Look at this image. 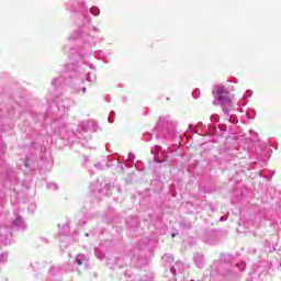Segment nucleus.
<instances>
[{
	"label": "nucleus",
	"mask_w": 281,
	"mask_h": 281,
	"mask_svg": "<svg viewBox=\"0 0 281 281\" xmlns=\"http://www.w3.org/2000/svg\"><path fill=\"white\" fill-rule=\"evenodd\" d=\"M12 112H3L0 110V133L12 131ZM5 144L0 137V179L4 180L3 186L7 189L5 195L10 196L11 205L19 203V192L16 189L21 183L12 173L10 165L5 164Z\"/></svg>",
	"instance_id": "1"
},
{
	"label": "nucleus",
	"mask_w": 281,
	"mask_h": 281,
	"mask_svg": "<svg viewBox=\"0 0 281 281\" xmlns=\"http://www.w3.org/2000/svg\"><path fill=\"white\" fill-rule=\"evenodd\" d=\"M67 10L80 14L79 20H77L79 31L75 38H81L87 47H93L95 45V37L91 35V32L100 33V29L91 23L92 20L88 13L89 9H87L85 0H69Z\"/></svg>",
	"instance_id": "2"
},
{
	"label": "nucleus",
	"mask_w": 281,
	"mask_h": 281,
	"mask_svg": "<svg viewBox=\"0 0 281 281\" xmlns=\"http://www.w3.org/2000/svg\"><path fill=\"white\" fill-rule=\"evenodd\" d=\"M26 227L27 224H25V220H23L18 211L13 212L11 222L5 214H0V244L4 246L10 245V240H12V231L25 229Z\"/></svg>",
	"instance_id": "3"
},
{
	"label": "nucleus",
	"mask_w": 281,
	"mask_h": 281,
	"mask_svg": "<svg viewBox=\"0 0 281 281\" xmlns=\"http://www.w3.org/2000/svg\"><path fill=\"white\" fill-rule=\"evenodd\" d=\"M212 93L218 104H221L223 113L227 115L226 120H228L231 124H238V119H236V114H234L233 110L234 103L232 102V98H229V90L223 85H217L214 86Z\"/></svg>",
	"instance_id": "4"
},
{
	"label": "nucleus",
	"mask_w": 281,
	"mask_h": 281,
	"mask_svg": "<svg viewBox=\"0 0 281 281\" xmlns=\"http://www.w3.org/2000/svg\"><path fill=\"white\" fill-rule=\"evenodd\" d=\"M53 102L57 109V117L53 119L52 126L54 127V131L56 133H60L61 131H65V128H67V123H65V120H67V113H69V108L74 106L76 102L65 97H56L55 99H53Z\"/></svg>",
	"instance_id": "5"
},
{
	"label": "nucleus",
	"mask_w": 281,
	"mask_h": 281,
	"mask_svg": "<svg viewBox=\"0 0 281 281\" xmlns=\"http://www.w3.org/2000/svg\"><path fill=\"white\" fill-rule=\"evenodd\" d=\"M50 281H60V276H63V268L60 266H52L48 270Z\"/></svg>",
	"instance_id": "6"
},
{
	"label": "nucleus",
	"mask_w": 281,
	"mask_h": 281,
	"mask_svg": "<svg viewBox=\"0 0 281 281\" xmlns=\"http://www.w3.org/2000/svg\"><path fill=\"white\" fill-rule=\"evenodd\" d=\"M158 126L168 131V128H175V121H172V116L170 115L161 116L158 121Z\"/></svg>",
	"instance_id": "7"
},
{
	"label": "nucleus",
	"mask_w": 281,
	"mask_h": 281,
	"mask_svg": "<svg viewBox=\"0 0 281 281\" xmlns=\"http://www.w3.org/2000/svg\"><path fill=\"white\" fill-rule=\"evenodd\" d=\"M65 82V78L63 77H57L52 80V87L54 89H58V87H61V85Z\"/></svg>",
	"instance_id": "8"
},
{
	"label": "nucleus",
	"mask_w": 281,
	"mask_h": 281,
	"mask_svg": "<svg viewBox=\"0 0 281 281\" xmlns=\"http://www.w3.org/2000/svg\"><path fill=\"white\" fill-rule=\"evenodd\" d=\"M151 154L155 155V160L159 161V155H161V147L159 145H156L151 147Z\"/></svg>",
	"instance_id": "9"
},
{
	"label": "nucleus",
	"mask_w": 281,
	"mask_h": 281,
	"mask_svg": "<svg viewBox=\"0 0 281 281\" xmlns=\"http://www.w3.org/2000/svg\"><path fill=\"white\" fill-rule=\"evenodd\" d=\"M45 267H47V263L45 261H37V262L33 263L34 271H43V269H45Z\"/></svg>",
	"instance_id": "10"
},
{
	"label": "nucleus",
	"mask_w": 281,
	"mask_h": 281,
	"mask_svg": "<svg viewBox=\"0 0 281 281\" xmlns=\"http://www.w3.org/2000/svg\"><path fill=\"white\" fill-rule=\"evenodd\" d=\"M90 188L92 190V192H102V183H100V181H95V183H91Z\"/></svg>",
	"instance_id": "11"
},
{
	"label": "nucleus",
	"mask_w": 281,
	"mask_h": 281,
	"mask_svg": "<svg viewBox=\"0 0 281 281\" xmlns=\"http://www.w3.org/2000/svg\"><path fill=\"white\" fill-rule=\"evenodd\" d=\"M87 260V257L85 255H77L76 256V265H78V267H81V265H83V262Z\"/></svg>",
	"instance_id": "12"
},
{
	"label": "nucleus",
	"mask_w": 281,
	"mask_h": 281,
	"mask_svg": "<svg viewBox=\"0 0 281 281\" xmlns=\"http://www.w3.org/2000/svg\"><path fill=\"white\" fill-rule=\"evenodd\" d=\"M246 115H247L248 120H254L256 117V110L248 109L246 112Z\"/></svg>",
	"instance_id": "13"
},
{
	"label": "nucleus",
	"mask_w": 281,
	"mask_h": 281,
	"mask_svg": "<svg viewBox=\"0 0 281 281\" xmlns=\"http://www.w3.org/2000/svg\"><path fill=\"white\" fill-rule=\"evenodd\" d=\"M89 12L92 16H100V9L98 7L90 8Z\"/></svg>",
	"instance_id": "14"
},
{
	"label": "nucleus",
	"mask_w": 281,
	"mask_h": 281,
	"mask_svg": "<svg viewBox=\"0 0 281 281\" xmlns=\"http://www.w3.org/2000/svg\"><path fill=\"white\" fill-rule=\"evenodd\" d=\"M87 131H88V124H87V122H81V124L79 125V127H78V132L79 133H87Z\"/></svg>",
	"instance_id": "15"
},
{
	"label": "nucleus",
	"mask_w": 281,
	"mask_h": 281,
	"mask_svg": "<svg viewBox=\"0 0 281 281\" xmlns=\"http://www.w3.org/2000/svg\"><path fill=\"white\" fill-rule=\"evenodd\" d=\"M8 262V252L0 254V265H5Z\"/></svg>",
	"instance_id": "16"
},
{
	"label": "nucleus",
	"mask_w": 281,
	"mask_h": 281,
	"mask_svg": "<svg viewBox=\"0 0 281 281\" xmlns=\"http://www.w3.org/2000/svg\"><path fill=\"white\" fill-rule=\"evenodd\" d=\"M46 188H47L48 190L56 191V190H58V184H56L55 182H48V183L46 184Z\"/></svg>",
	"instance_id": "17"
},
{
	"label": "nucleus",
	"mask_w": 281,
	"mask_h": 281,
	"mask_svg": "<svg viewBox=\"0 0 281 281\" xmlns=\"http://www.w3.org/2000/svg\"><path fill=\"white\" fill-rule=\"evenodd\" d=\"M27 211L31 212V214H34L36 212V203H30L27 206Z\"/></svg>",
	"instance_id": "18"
},
{
	"label": "nucleus",
	"mask_w": 281,
	"mask_h": 281,
	"mask_svg": "<svg viewBox=\"0 0 281 281\" xmlns=\"http://www.w3.org/2000/svg\"><path fill=\"white\" fill-rule=\"evenodd\" d=\"M104 52L102 50H98V52H94V58H98V60H102V58H104Z\"/></svg>",
	"instance_id": "19"
},
{
	"label": "nucleus",
	"mask_w": 281,
	"mask_h": 281,
	"mask_svg": "<svg viewBox=\"0 0 281 281\" xmlns=\"http://www.w3.org/2000/svg\"><path fill=\"white\" fill-rule=\"evenodd\" d=\"M86 80H88V82H95V75L89 72V74L87 75Z\"/></svg>",
	"instance_id": "20"
},
{
	"label": "nucleus",
	"mask_w": 281,
	"mask_h": 281,
	"mask_svg": "<svg viewBox=\"0 0 281 281\" xmlns=\"http://www.w3.org/2000/svg\"><path fill=\"white\" fill-rule=\"evenodd\" d=\"M143 139H144V142H150V139H153V134L151 133H145L143 135Z\"/></svg>",
	"instance_id": "21"
},
{
	"label": "nucleus",
	"mask_w": 281,
	"mask_h": 281,
	"mask_svg": "<svg viewBox=\"0 0 281 281\" xmlns=\"http://www.w3.org/2000/svg\"><path fill=\"white\" fill-rule=\"evenodd\" d=\"M192 95L193 98L196 100L199 98H201V90L199 89H195L193 92H192Z\"/></svg>",
	"instance_id": "22"
},
{
	"label": "nucleus",
	"mask_w": 281,
	"mask_h": 281,
	"mask_svg": "<svg viewBox=\"0 0 281 281\" xmlns=\"http://www.w3.org/2000/svg\"><path fill=\"white\" fill-rule=\"evenodd\" d=\"M194 259H195V265H196V267H198L199 269H201V268L203 267V261L196 259V257H194Z\"/></svg>",
	"instance_id": "23"
},
{
	"label": "nucleus",
	"mask_w": 281,
	"mask_h": 281,
	"mask_svg": "<svg viewBox=\"0 0 281 281\" xmlns=\"http://www.w3.org/2000/svg\"><path fill=\"white\" fill-rule=\"evenodd\" d=\"M218 120H220L218 114H213V115L211 116V122H218Z\"/></svg>",
	"instance_id": "24"
},
{
	"label": "nucleus",
	"mask_w": 281,
	"mask_h": 281,
	"mask_svg": "<svg viewBox=\"0 0 281 281\" xmlns=\"http://www.w3.org/2000/svg\"><path fill=\"white\" fill-rule=\"evenodd\" d=\"M236 267H238V269H239L240 271H245V263H244V262L236 263Z\"/></svg>",
	"instance_id": "25"
},
{
	"label": "nucleus",
	"mask_w": 281,
	"mask_h": 281,
	"mask_svg": "<svg viewBox=\"0 0 281 281\" xmlns=\"http://www.w3.org/2000/svg\"><path fill=\"white\" fill-rule=\"evenodd\" d=\"M189 131H191V133H198L196 128H194V125L192 124L189 125Z\"/></svg>",
	"instance_id": "26"
},
{
	"label": "nucleus",
	"mask_w": 281,
	"mask_h": 281,
	"mask_svg": "<svg viewBox=\"0 0 281 281\" xmlns=\"http://www.w3.org/2000/svg\"><path fill=\"white\" fill-rule=\"evenodd\" d=\"M164 260H169V261L171 260V261H172V260H175V259H173L172 256H170V255H165V256H164Z\"/></svg>",
	"instance_id": "27"
},
{
	"label": "nucleus",
	"mask_w": 281,
	"mask_h": 281,
	"mask_svg": "<svg viewBox=\"0 0 281 281\" xmlns=\"http://www.w3.org/2000/svg\"><path fill=\"white\" fill-rule=\"evenodd\" d=\"M244 98H251V91L247 90L244 94Z\"/></svg>",
	"instance_id": "28"
},
{
	"label": "nucleus",
	"mask_w": 281,
	"mask_h": 281,
	"mask_svg": "<svg viewBox=\"0 0 281 281\" xmlns=\"http://www.w3.org/2000/svg\"><path fill=\"white\" fill-rule=\"evenodd\" d=\"M170 273H172V276H177V269H175V267L170 268Z\"/></svg>",
	"instance_id": "29"
},
{
	"label": "nucleus",
	"mask_w": 281,
	"mask_h": 281,
	"mask_svg": "<svg viewBox=\"0 0 281 281\" xmlns=\"http://www.w3.org/2000/svg\"><path fill=\"white\" fill-rule=\"evenodd\" d=\"M22 162L24 164L25 168H30V162L27 160H22Z\"/></svg>",
	"instance_id": "30"
},
{
	"label": "nucleus",
	"mask_w": 281,
	"mask_h": 281,
	"mask_svg": "<svg viewBox=\"0 0 281 281\" xmlns=\"http://www.w3.org/2000/svg\"><path fill=\"white\" fill-rule=\"evenodd\" d=\"M128 161H131L133 164V154H128Z\"/></svg>",
	"instance_id": "31"
},
{
	"label": "nucleus",
	"mask_w": 281,
	"mask_h": 281,
	"mask_svg": "<svg viewBox=\"0 0 281 281\" xmlns=\"http://www.w3.org/2000/svg\"><path fill=\"white\" fill-rule=\"evenodd\" d=\"M95 168H97L98 170H102V165H101V164H97V165H95Z\"/></svg>",
	"instance_id": "32"
},
{
	"label": "nucleus",
	"mask_w": 281,
	"mask_h": 281,
	"mask_svg": "<svg viewBox=\"0 0 281 281\" xmlns=\"http://www.w3.org/2000/svg\"><path fill=\"white\" fill-rule=\"evenodd\" d=\"M89 67H90V69H93V71H95V66L94 65L89 64Z\"/></svg>",
	"instance_id": "33"
},
{
	"label": "nucleus",
	"mask_w": 281,
	"mask_h": 281,
	"mask_svg": "<svg viewBox=\"0 0 281 281\" xmlns=\"http://www.w3.org/2000/svg\"><path fill=\"white\" fill-rule=\"evenodd\" d=\"M249 134H250V135H258L256 132H254V130H250V131H249Z\"/></svg>",
	"instance_id": "34"
},
{
	"label": "nucleus",
	"mask_w": 281,
	"mask_h": 281,
	"mask_svg": "<svg viewBox=\"0 0 281 281\" xmlns=\"http://www.w3.org/2000/svg\"><path fill=\"white\" fill-rule=\"evenodd\" d=\"M74 67L71 65H68V71H72Z\"/></svg>",
	"instance_id": "35"
},
{
	"label": "nucleus",
	"mask_w": 281,
	"mask_h": 281,
	"mask_svg": "<svg viewBox=\"0 0 281 281\" xmlns=\"http://www.w3.org/2000/svg\"><path fill=\"white\" fill-rule=\"evenodd\" d=\"M81 91L82 93H87V88L82 87Z\"/></svg>",
	"instance_id": "36"
},
{
	"label": "nucleus",
	"mask_w": 281,
	"mask_h": 281,
	"mask_svg": "<svg viewBox=\"0 0 281 281\" xmlns=\"http://www.w3.org/2000/svg\"><path fill=\"white\" fill-rule=\"evenodd\" d=\"M220 221H221V222L227 221V218H225V216H222V217L220 218Z\"/></svg>",
	"instance_id": "37"
},
{
	"label": "nucleus",
	"mask_w": 281,
	"mask_h": 281,
	"mask_svg": "<svg viewBox=\"0 0 281 281\" xmlns=\"http://www.w3.org/2000/svg\"><path fill=\"white\" fill-rule=\"evenodd\" d=\"M75 93H80V89L76 88Z\"/></svg>",
	"instance_id": "38"
},
{
	"label": "nucleus",
	"mask_w": 281,
	"mask_h": 281,
	"mask_svg": "<svg viewBox=\"0 0 281 281\" xmlns=\"http://www.w3.org/2000/svg\"><path fill=\"white\" fill-rule=\"evenodd\" d=\"M108 122H110V124L113 123V121H111V117L108 119Z\"/></svg>",
	"instance_id": "39"
},
{
	"label": "nucleus",
	"mask_w": 281,
	"mask_h": 281,
	"mask_svg": "<svg viewBox=\"0 0 281 281\" xmlns=\"http://www.w3.org/2000/svg\"><path fill=\"white\" fill-rule=\"evenodd\" d=\"M200 126H201V123H199V124L196 125L198 128H200Z\"/></svg>",
	"instance_id": "40"
},
{
	"label": "nucleus",
	"mask_w": 281,
	"mask_h": 281,
	"mask_svg": "<svg viewBox=\"0 0 281 281\" xmlns=\"http://www.w3.org/2000/svg\"><path fill=\"white\" fill-rule=\"evenodd\" d=\"M171 236H172V238H175V236H176V235H175V234H172Z\"/></svg>",
	"instance_id": "41"
}]
</instances>
